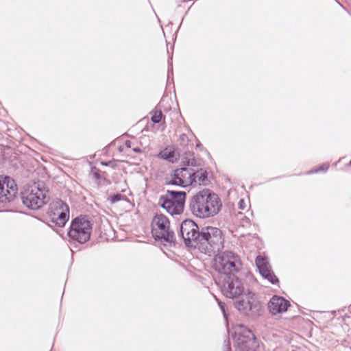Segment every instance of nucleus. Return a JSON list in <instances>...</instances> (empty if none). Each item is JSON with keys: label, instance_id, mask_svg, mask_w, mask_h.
<instances>
[{"label": "nucleus", "instance_id": "f257e3e1", "mask_svg": "<svg viewBox=\"0 0 351 351\" xmlns=\"http://www.w3.org/2000/svg\"><path fill=\"white\" fill-rule=\"evenodd\" d=\"M218 280L223 294L226 298L236 300L234 306L240 313L252 319L263 313L261 302L253 292L249 289L245 290L243 283L235 274L222 276L219 277Z\"/></svg>", "mask_w": 351, "mask_h": 351}, {"label": "nucleus", "instance_id": "f03ea898", "mask_svg": "<svg viewBox=\"0 0 351 351\" xmlns=\"http://www.w3.org/2000/svg\"><path fill=\"white\" fill-rule=\"evenodd\" d=\"M222 203L219 196L209 189H203L189 200V209L195 217L206 219L217 215Z\"/></svg>", "mask_w": 351, "mask_h": 351}, {"label": "nucleus", "instance_id": "7ed1b4c3", "mask_svg": "<svg viewBox=\"0 0 351 351\" xmlns=\"http://www.w3.org/2000/svg\"><path fill=\"white\" fill-rule=\"evenodd\" d=\"M21 198L28 208L38 210L49 202V191L43 182H38L21 192Z\"/></svg>", "mask_w": 351, "mask_h": 351}, {"label": "nucleus", "instance_id": "20e7f679", "mask_svg": "<svg viewBox=\"0 0 351 351\" xmlns=\"http://www.w3.org/2000/svg\"><path fill=\"white\" fill-rule=\"evenodd\" d=\"M224 239L220 229L213 226L202 228L197 250L206 254L219 252L223 247Z\"/></svg>", "mask_w": 351, "mask_h": 351}, {"label": "nucleus", "instance_id": "39448f33", "mask_svg": "<svg viewBox=\"0 0 351 351\" xmlns=\"http://www.w3.org/2000/svg\"><path fill=\"white\" fill-rule=\"evenodd\" d=\"M93 226L87 216H79L74 218L70 224L68 237L70 243H86L90 238Z\"/></svg>", "mask_w": 351, "mask_h": 351}, {"label": "nucleus", "instance_id": "423d86ee", "mask_svg": "<svg viewBox=\"0 0 351 351\" xmlns=\"http://www.w3.org/2000/svg\"><path fill=\"white\" fill-rule=\"evenodd\" d=\"M241 266L239 255L232 251H224L215 256L214 268L219 273V277L235 274Z\"/></svg>", "mask_w": 351, "mask_h": 351}, {"label": "nucleus", "instance_id": "0eeeda50", "mask_svg": "<svg viewBox=\"0 0 351 351\" xmlns=\"http://www.w3.org/2000/svg\"><path fill=\"white\" fill-rule=\"evenodd\" d=\"M186 196L184 191L167 190L160 196L158 204L171 215H180L184 210Z\"/></svg>", "mask_w": 351, "mask_h": 351}, {"label": "nucleus", "instance_id": "6e6552de", "mask_svg": "<svg viewBox=\"0 0 351 351\" xmlns=\"http://www.w3.org/2000/svg\"><path fill=\"white\" fill-rule=\"evenodd\" d=\"M152 234L155 240L169 244H176L174 232L170 228V221L163 214L156 215L152 222Z\"/></svg>", "mask_w": 351, "mask_h": 351}, {"label": "nucleus", "instance_id": "1a4fd4ad", "mask_svg": "<svg viewBox=\"0 0 351 351\" xmlns=\"http://www.w3.org/2000/svg\"><path fill=\"white\" fill-rule=\"evenodd\" d=\"M202 228L192 219H185L180 224L178 235L185 245L191 249H197L199 245Z\"/></svg>", "mask_w": 351, "mask_h": 351}, {"label": "nucleus", "instance_id": "9d476101", "mask_svg": "<svg viewBox=\"0 0 351 351\" xmlns=\"http://www.w3.org/2000/svg\"><path fill=\"white\" fill-rule=\"evenodd\" d=\"M48 213L51 222L59 227L64 226L69 219V206L59 199L50 204Z\"/></svg>", "mask_w": 351, "mask_h": 351}, {"label": "nucleus", "instance_id": "9b49d317", "mask_svg": "<svg viewBox=\"0 0 351 351\" xmlns=\"http://www.w3.org/2000/svg\"><path fill=\"white\" fill-rule=\"evenodd\" d=\"M17 191V186L12 178L8 176H0V207H7L13 202Z\"/></svg>", "mask_w": 351, "mask_h": 351}, {"label": "nucleus", "instance_id": "f8f14e48", "mask_svg": "<svg viewBox=\"0 0 351 351\" xmlns=\"http://www.w3.org/2000/svg\"><path fill=\"white\" fill-rule=\"evenodd\" d=\"M241 330L236 336V343L242 350H250L255 345L256 337L251 330L242 325L240 326Z\"/></svg>", "mask_w": 351, "mask_h": 351}, {"label": "nucleus", "instance_id": "ddd939ff", "mask_svg": "<svg viewBox=\"0 0 351 351\" xmlns=\"http://www.w3.org/2000/svg\"><path fill=\"white\" fill-rule=\"evenodd\" d=\"M259 274L273 285L278 283L279 280L271 268L267 259L262 256H258L255 260Z\"/></svg>", "mask_w": 351, "mask_h": 351}, {"label": "nucleus", "instance_id": "4468645a", "mask_svg": "<svg viewBox=\"0 0 351 351\" xmlns=\"http://www.w3.org/2000/svg\"><path fill=\"white\" fill-rule=\"evenodd\" d=\"M289 306V300L278 295H274L268 303V308L272 315L286 312Z\"/></svg>", "mask_w": 351, "mask_h": 351}, {"label": "nucleus", "instance_id": "2eb2a0df", "mask_svg": "<svg viewBox=\"0 0 351 351\" xmlns=\"http://www.w3.org/2000/svg\"><path fill=\"white\" fill-rule=\"evenodd\" d=\"M193 169L188 167L178 168L174 170V176H177L178 182L182 184L184 187L193 185L194 180L192 178Z\"/></svg>", "mask_w": 351, "mask_h": 351}, {"label": "nucleus", "instance_id": "dca6fc26", "mask_svg": "<svg viewBox=\"0 0 351 351\" xmlns=\"http://www.w3.org/2000/svg\"><path fill=\"white\" fill-rule=\"evenodd\" d=\"M192 178L194 180L193 186H196L197 184L206 186L209 182L207 171L202 168L197 171L193 169Z\"/></svg>", "mask_w": 351, "mask_h": 351}, {"label": "nucleus", "instance_id": "f3484780", "mask_svg": "<svg viewBox=\"0 0 351 351\" xmlns=\"http://www.w3.org/2000/svg\"><path fill=\"white\" fill-rule=\"evenodd\" d=\"M186 156L182 159V163L184 165L187 167H196L197 166V162L194 157V154L189 152L186 154Z\"/></svg>", "mask_w": 351, "mask_h": 351}, {"label": "nucleus", "instance_id": "a211bd4d", "mask_svg": "<svg viewBox=\"0 0 351 351\" xmlns=\"http://www.w3.org/2000/svg\"><path fill=\"white\" fill-rule=\"evenodd\" d=\"M152 117L151 120L154 123H159L162 118H165L160 110L155 109L150 112Z\"/></svg>", "mask_w": 351, "mask_h": 351}, {"label": "nucleus", "instance_id": "6ab92c4d", "mask_svg": "<svg viewBox=\"0 0 351 351\" xmlns=\"http://www.w3.org/2000/svg\"><path fill=\"white\" fill-rule=\"evenodd\" d=\"M178 181H179V180L177 179V176H174V171H173L169 176L165 178V184L167 185H176L184 187L182 184Z\"/></svg>", "mask_w": 351, "mask_h": 351}, {"label": "nucleus", "instance_id": "aec40b11", "mask_svg": "<svg viewBox=\"0 0 351 351\" xmlns=\"http://www.w3.org/2000/svg\"><path fill=\"white\" fill-rule=\"evenodd\" d=\"M107 200L111 204H115L121 200H128V198L125 195H122L119 193H113V194H111L108 197H107Z\"/></svg>", "mask_w": 351, "mask_h": 351}, {"label": "nucleus", "instance_id": "412c9836", "mask_svg": "<svg viewBox=\"0 0 351 351\" xmlns=\"http://www.w3.org/2000/svg\"><path fill=\"white\" fill-rule=\"evenodd\" d=\"M174 155L175 154H174L173 151L167 150V149L160 152L159 154V156L161 158L169 160V161H173Z\"/></svg>", "mask_w": 351, "mask_h": 351}, {"label": "nucleus", "instance_id": "4be33fe9", "mask_svg": "<svg viewBox=\"0 0 351 351\" xmlns=\"http://www.w3.org/2000/svg\"><path fill=\"white\" fill-rule=\"evenodd\" d=\"M329 168L328 163H324L317 168H314L306 173V175L317 173L319 172H326Z\"/></svg>", "mask_w": 351, "mask_h": 351}, {"label": "nucleus", "instance_id": "5701e85b", "mask_svg": "<svg viewBox=\"0 0 351 351\" xmlns=\"http://www.w3.org/2000/svg\"><path fill=\"white\" fill-rule=\"evenodd\" d=\"M178 141L181 146L186 147L189 144V138L186 134H182L180 135Z\"/></svg>", "mask_w": 351, "mask_h": 351}, {"label": "nucleus", "instance_id": "b1692460", "mask_svg": "<svg viewBox=\"0 0 351 351\" xmlns=\"http://www.w3.org/2000/svg\"><path fill=\"white\" fill-rule=\"evenodd\" d=\"M125 145L126 147L128 148H132V150L135 152V153H141L142 152V149L138 147V146H136V147H133L134 145V143H132L131 141L130 140H127L125 142Z\"/></svg>", "mask_w": 351, "mask_h": 351}, {"label": "nucleus", "instance_id": "393cba45", "mask_svg": "<svg viewBox=\"0 0 351 351\" xmlns=\"http://www.w3.org/2000/svg\"><path fill=\"white\" fill-rule=\"evenodd\" d=\"M215 299L217 300V302H218V304L223 313V317L225 319H227V314H226V312L225 311V304L223 302H222L221 301L219 300L216 297H215Z\"/></svg>", "mask_w": 351, "mask_h": 351}, {"label": "nucleus", "instance_id": "a878e982", "mask_svg": "<svg viewBox=\"0 0 351 351\" xmlns=\"http://www.w3.org/2000/svg\"><path fill=\"white\" fill-rule=\"evenodd\" d=\"M101 165L104 166H109L111 167H115V162L114 160H109V161H102L101 162Z\"/></svg>", "mask_w": 351, "mask_h": 351}, {"label": "nucleus", "instance_id": "bb28decb", "mask_svg": "<svg viewBox=\"0 0 351 351\" xmlns=\"http://www.w3.org/2000/svg\"><path fill=\"white\" fill-rule=\"evenodd\" d=\"M239 208L241 210H244L246 208V203L243 199H241L239 202Z\"/></svg>", "mask_w": 351, "mask_h": 351}, {"label": "nucleus", "instance_id": "cd10ccee", "mask_svg": "<svg viewBox=\"0 0 351 351\" xmlns=\"http://www.w3.org/2000/svg\"><path fill=\"white\" fill-rule=\"evenodd\" d=\"M124 185H125V187H122V189H121V191L122 193H124V192L126 191L127 184H126V182L125 181L124 182Z\"/></svg>", "mask_w": 351, "mask_h": 351}, {"label": "nucleus", "instance_id": "c85d7f7f", "mask_svg": "<svg viewBox=\"0 0 351 351\" xmlns=\"http://www.w3.org/2000/svg\"><path fill=\"white\" fill-rule=\"evenodd\" d=\"M226 351H231V348L229 343L226 346Z\"/></svg>", "mask_w": 351, "mask_h": 351}, {"label": "nucleus", "instance_id": "c756f323", "mask_svg": "<svg viewBox=\"0 0 351 351\" xmlns=\"http://www.w3.org/2000/svg\"><path fill=\"white\" fill-rule=\"evenodd\" d=\"M199 146H201V144L200 143H197V147H199Z\"/></svg>", "mask_w": 351, "mask_h": 351}]
</instances>
